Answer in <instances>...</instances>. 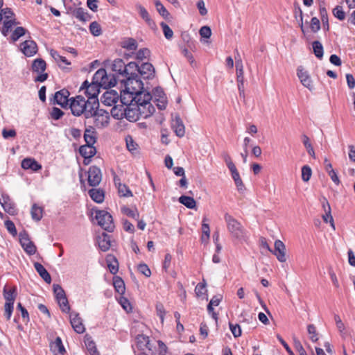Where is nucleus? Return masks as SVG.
I'll return each instance as SVG.
<instances>
[{"mask_svg":"<svg viewBox=\"0 0 355 355\" xmlns=\"http://www.w3.org/2000/svg\"><path fill=\"white\" fill-rule=\"evenodd\" d=\"M94 102H89L88 100L80 96H76L70 98L69 107L71 113L76 116L84 115L85 119H90L92 116L91 111L96 108Z\"/></svg>","mask_w":355,"mask_h":355,"instance_id":"obj_1","label":"nucleus"},{"mask_svg":"<svg viewBox=\"0 0 355 355\" xmlns=\"http://www.w3.org/2000/svg\"><path fill=\"white\" fill-rule=\"evenodd\" d=\"M130 98H131V103L135 102V106L141 111L142 118L146 119L154 113L155 109L150 103L152 96L148 92L144 90L130 96Z\"/></svg>","mask_w":355,"mask_h":355,"instance_id":"obj_2","label":"nucleus"},{"mask_svg":"<svg viewBox=\"0 0 355 355\" xmlns=\"http://www.w3.org/2000/svg\"><path fill=\"white\" fill-rule=\"evenodd\" d=\"M227 228L230 234L238 240H244L246 237V232L240 222L230 214L226 213L224 216Z\"/></svg>","mask_w":355,"mask_h":355,"instance_id":"obj_3","label":"nucleus"},{"mask_svg":"<svg viewBox=\"0 0 355 355\" xmlns=\"http://www.w3.org/2000/svg\"><path fill=\"white\" fill-rule=\"evenodd\" d=\"M121 81L124 83V92H126L130 96L145 90L144 83L139 79L137 74H132V76H127Z\"/></svg>","mask_w":355,"mask_h":355,"instance_id":"obj_4","label":"nucleus"},{"mask_svg":"<svg viewBox=\"0 0 355 355\" xmlns=\"http://www.w3.org/2000/svg\"><path fill=\"white\" fill-rule=\"evenodd\" d=\"M80 90H84V93L87 97V100L89 102L93 103L94 102L96 108V106H99V101L98 98V96L100 93V87L98 84L94 83H92L90 84L88 83L87 80H85L81 87Z\"/></svg>","mask_w":355,"mask_h":355,"instance_id":"obj_5","label":"nucleus"},{"mask_svg":"<svg viewBox=\"0 0 355 355\" xmlns=\"http://www.w3.org/2000/svg\"><path fill=\"white\" fill-rule=\"evenodd\" d=\"M92 116L90 118L94 119V125L98 128H102L107 126L110 121L109 113L103 110L99 109V106H96L91 111Z\"/></svg>","mask_w":355,"mask_h":355,"instance_id":"obj_6","label":"nucleus"},{"mask_svg":"<svg viewBox=\"0 0 355 355\" xmlns=\"http://www.w3.org/2000/svg\"><path fill=\"white\" fill-rule=\"evenodd\" d=\"M96 219L98 225L107 232H112L114 229L112 216L110 213L105 210H98L96 211Z\"/></svg>","mask_w":355,"mask_h":355,"instance_id":"obj_7","label":"nucleus"},{"mask_svg":"<svg viewBox=\"0 0 355 355\" xmlns=\"http://www.w3.org/2000/svg\"><path fill=\"white\" fill-rule=\"evenodd\" d=\"M19 242L24 251L29 255H33L36 252V246L29 238L26 232L19 233Z\"/></svg>","mask_w":355,"mask_h":355,"instance_id":"obj_8","label":"nucleus"},{"mask_svg":"<svg viewBox=\"0 0 355 355\" xmlns=\"http://www.w3.org/2000/svg\"><path fill=\"white\" fill-rule=\"evenodd\" d=\"M123 116L124 118L130 122H135L139 118H142L141 111L133 103H130L129 105H125Z\"/></svg>","mask_w":355,"mask_h":355,"instance_id":"obj_9","label":"nucleus"},{"mask_svg":"<svg viewBox=\"0 0 355 355\" xmlns=\"http://www.w3.org/2000/svg\"><path fill=\"white\" fill-rule=\"evenodd\" d=\"M102 180L100 168L95 166H90L88 171V184L91 187L98 186Z\"/></svg>","mask_w":355,"mask_h":355,"instance_id":"obj_10","label":"nucleus"},{"mask_svg":"<svg viewBox=\"0 0 355 355\" xmlns=\"http://www.w3.org/2000/svg\"><path fill=\"white\" fill-rule=\"evenodd\" d=\"M138 72L144 79H152L155 73L154 67L149 62H144L138 67Z\"/></svg>","mask_w":355,"mask_h":355,"instance_id":"obj_11","label":"nucleus"},{"mask_svg":"<svg viewBox=\"0 0 355 355\" xmlns=\"http://www.w3.org/2000/svg\"><path fill=\"white\" fill-rule=\"evenodd\" d=\"M276 256L277 259L280 262H285L286 257V246L284 243L280 240H276L275 242V249L271 252Z\"/></svg>","mask_w":355,"mask_h":355,"instance_id":"obj_12","label":"nucleus"},{"mask_svg":"<svg viewBox=\"0 0 355 355\" xmlns=\"http://www.w3.org/2000/svg\"><path fill=\"white\" fill-rule=\"evenodd\" d=\"M69 318L70 323L74 331L78 334H83L85 331V328L79 314L72 312L70 313Z\"/></svg>","mask_w":355,"mask_h":355,"instance_id":"obj_13","label":"nucleus"},{"mask_svg":"<svg viewBox=\"0 0 355 355\" xmlns=\"http://www.w3.org/2000/svg\"><path fill=\"white\" fill-rule=\"evenodd\" d=\"M69 96V91L64 89L55 92L54 95V103L60 105L62 107H66L68 103L70 102Z\"/></svg>","mask_w":355,"mask_h":355,"instance_id":"obj_14","label":"nucleus"},{"mask_svg":"<svg viewBox=\"0 0 355 355\" xmlns=\"http://www.w3.org/2000/svg\"><path fill=\"white\" fill-rule=\"evenodd\" d=\"M297 75L300 80L301 83L309 90L313 89L312 80L308 72L302 67H299L297 70Z\"/></svg>","mask_w":355,"mask_h":355,"instance_id":"obj_15","label":"nucleus"},{"mask_svg":"<svg viewBox=\"0 0 355 355\" xmlns=\"http://www.w3.org/2000/svg\"><path fill=\"white\" fill-rule=\"evenodd\" d=\"M21 49L26 56H33L37 53V46L33 40H26L21 44Z\"/></svg>","mask_w":355,"mask_h":355,"instance_id":"obj_16","label":"nucleus"},{"mask_svg":"<svg viewBox=\"0 0 355 355\" xmlns=\"http://www.w3.org/2000/svg\"><path fill=\"white\" fill-rule=\"evenodd\" d=\"M0 204L4 211L10 215L13 216L17 214V209L8 196H3L0 198Z\"/></svg>","mask_w":355,"mask_h":355,"instance_id":"obj_17","label":"nucleus"},{"mask_svg":"<svg viewBox=\"0 0 355 355\" xmlns=\"http://www.w3.org/2000/svg\"><path fill=\"white\" fill-rule=\"evenodd\" d=\"M171 126L178 137H182L184 135V125L179 116H175V117L172 120Z\"/></svg>","mask_w":355,"mask_h":355,"instance_id":"obj_18","label":"nucleus"},{"mask_svg":"<svg viewBox=\"0 0 355 355\" xmlns=\"http://www.w3.org/2000/svg\"><path fill=\"white\" fill-rule=\"evenodd\" d=\"M70 11L72 16L80 21L86 22L91 19V15L83 8H76L73 9H70Z\"/></svg>","mask_w":355,"mask_h":355,"instance_id":"obj_19","label":"nucleus"},{"mask_svg":"<svg viewBox=\"0 0 355 355\" xmlns=\"http://www.w3.org/2000/svg\"><path fill=\"white\" fill-rule=\"evenodd\" d=\"M119 100V95L116 92L111 90L105 92L102 96V102L108 106L115 104Z\"/></svg>","mask_w":355,"mask_h":355,"instance_id":"obj_20","label":"nucleus"},{"mask_svg":"<svg viewBox=\"0 0 355 355\" xmlns=\"http://www.w3.org/2000/svg\"><path fill=\"white\" fill-rule=\"evenodd\" d=\"M111 67L113 71L116 72L119 76H121L123 78H125L126 67L125 64L122 59H115L112 62Z\"/></svg>","mask_w":355,"mask_h":355,"instance_id":"obj_21","label":"nucleus"},{"mask_svg":"<svg viewBox=\"0 0 355 355\" xmlns=\"http://www.w3.org/2000/svg\"><path fill=\"white\" fill-rule=\"evenodd\" d=\"M135 7L139 12L140 17L146 21L148 26L150 28H153L155 25V22L151 19L147 10L140 3H137Z\"/></svg>","mask_w":355,"mask_h":355,"instance_id":"obj_22","label":"nucleus"},{"mask_svg":"<svg viewBox=\"0 0 355 355\" xmlns=\"http://www.w3.org/2000/svg\"><path fill=\"white\" fill-rule=\"evenodd\" d=\"M97 243L99 248L102 251L106 252L110 248L111 246L110 236L107 234L103 232L101 235L98 236Z\"/></svg>","mask_w":355,"mask_h":355,"instance_id":"obj_23","label":"nucleus"},{"mask_svg":"<svg viewBox=\"0 0 355 355\" xmlns=\"http://www.w3.org/2000/svg\"><path fill=\"white\" fill-rule=\"evenodd\" d=\"M136 345L137 347L141 350H144L145 349H148L150 351L152 350L148 336H144L143 334H139L137 336Z\"/></svg>","mask_w":355,"mask_h":355,"instance_id":"obj_24","label":"nucleus"},{"mask_svg":"<svg viewBox=\"0 0 355 355\" xmlns=\"http://www.w3.org/2000/svg\"><path fill=\"white\" fill-rule=\"evenodd\" d=\"M50 348L55 355H64L66 352L60 337H57L53 342L51 343Z\"/></svg>","mask_w":355,"mask_h":355,"instance_id":"obj_25","label":"nucleus"},{"mask_svg":"<svg viewBox=\"0 0 355 355\" xmlns=\"http://www.w3.org/2000/svg\"><path fill=\"white\" fill-rule=\"evenodd\" d=\"M21 167L26 170L31 169L33 171H37L41 169L42 166L34 159L25 158L21 162Z\"/></svg>","mask_w":355,"mask_h":355,"instance_id":"obj_26","label":"nucleus"},{"mask_svg":"<svg viewBox=\"0 0 355 355\" xmlns=\"http://www.w3.org/2000/svg\"><path fill=\"white\" fill-rule=\"evenodd\" d=\"M34 268L45 282L47 284H50L51 282L50 274L40 263H34Z\"/></svg>","mask_w":355,"mask_h":355,"instance_id":"obj_27","label":"nucleus"},{"mask_svg":"<svg viewBox=\"0 0 355 355\" xmlns=\"http://www.w3.org/2000/svg\"><path fill=\"white\" fill-rule=\"evenodd\" d=\"M79 153L85 159H90L95 155L96 150L93 146L83 145L80 147Z\"/></svg>","mask_w":355,"mask_h":355,"instance_id":"obj_28","label":"nucleus"},{"mask_svg":"<svg viewBox=\"0 0 355 355\" xmlns=\"http://www.w3.org/2000/svg\"><path fill=\"white\" fill-rule=\"evenodd\" d=\"M106 261L107 263V267L110 272L115 275L118 272L119 270V263L117 259L111 254H109L106 257Z\"/></svg>","mask_w":355,"mask_h":355,"instance_id":"obj_29","label":"nucleus"},{"mask_svg":"<svg viewBox=\"0 0 355 355\" xmlns=\"http://www.w3.org/2000/svg\"><path fill=\"white\" fill-rule=\"evenodd\" d=\"M3 297L6 300V303L14 304L17 297V288L13 286L10 289L7 290L5 286L3 288Z\"/></svg>","mask_w":355,"mask_h":355,"instance_id":"obj_30","label":"nucleus"},{"mask_svg":"<svg viewBox=\"0 0 355 355\" xmlns=\"http://www.w3.org/2000/svg\"><path fill=\"white\" fill-rule=\"evenodd\" d=\"M88 193L91 198L97 203H101L104 200V192L101 189H92Z\"/></svg>","mask_w":355,"mask_h":355,"instance_id":"obj_31","label":"nucleus"},{"mask_svg":"<svg viewBox=\"0 0 355 355\" xmlns=\"http://www.w3.org/2000/svg\"><path fill=\"white\" fill-rule=\"evenodd\" d=\"M51 55L60 67H64L65 65L71 64V62H69L64 56L60 55L56 51L51 50Z\"/></svg>","mask_w":355,"mask_h":355,"instance_id":"obj_32","label":"nucleus"},{"mask_svg":"<svg viewBox=\"0 0 355 355\" xmlns=\"http://www.w3.org/2000/svg\"><path fill=\"white\" fill-rule=\"evenodd\" d=\"M116 84V80L115 77H114L113 76H108L107 74V72L105 71V76L103 77V79L99 83V87H102L104 88L112 87L115 86Z\"/></svg>","mask_w":355,"mask_h":355,"instance_id":"obj_33","label":"nucleus"},{"mask_svg":"<svg viewBox=\"0 0 355 355\" xmlns=\"http://www.w3.org/2000/svg\"><path fill=\"white\" fill-rule=\"evenodd\" d=\"M46 62L41 58L35 59L32 64L33 71L37 73H42L46 69Z\"/></svg>","mask_w":355,"mask_h":355,"instance_id":"obj_34","label":"nucleus"},{"mask_svg":"<svg viewBox=\"0 0 355 355\" xmlns=\"http://www.w3.org/2000/svg\"><path fill=\"white\" fill-rule=\"evenodd\" d=\"M113 286L118 293L122 295L125 293V283L121 277L116 276L113 278Z\"/></svg>","mask_w":355,"mask_h":355,"instance_id":"obj_35","label":"nucleus"},{"mask_svg":"<svg viewBox=\"0 0 355 355\" xmlns=\"http://www.w3.org/2000/svg\"><path fill=\"white\" fill-rule=\"evenodd\" d=\"M179 202L189 209H194L196 207V202L192 197L182 196L179 198Z\"/></svg>","mask_w":355,"mask_h":355,"instance_id":"obj_36","label":"nucleus"},{"mask_svg":"<svg viewBox=\"0 0 355 355\" xmlns=\"http://www.w3.org/2000/svg\"><path fill=\"white\" fill-rule=\"evenodd\" d=\"M312 48L315 57L321 60L324 55L323 46L321 42L319 41H314L312 43Z\"/></svg>","mask_w":355,"mask_h":355,"instance_id":"obj_37","label":"nucleus"},{"mask_svg":"<svg viewBox=\"0 0 355 355\" xmlns=\"http://www.w3.org/2000/svg\"><path fill=\"white\" fill-rule=\"evenodd\" d=\"M125 106L121 105L120 107L114 106L111 110L112 116L116 119H122L124 118L123 114Z\"/></svg>","mask_w":355,"mask_h":355,"instance_id":"obj_38","label":"nucleus"},{"mask_svg":"<svg viewBox=\"0 0 355 355\" xmlns=\"http://www.w3.org/2000/svg\"><path fill=\"white\" fill-rule=\"evenodd\" d=\"M32 218L39 221L42 218V209L37 205H33L31 211Z\"/></svg>","mask_w":355,"mask_h":355,"instance_id":"obj_39","label":"nucleus"},{"mask_svg":"<svg viewBox=\"0 0 355 355\" xmlns=\"http://www.w3.org/2000/svg\"><path fill=\"white\" fill-rule=\"evenodd\" d=\"M94 132L90 129H86L84 134V139L86 142V145L93 146L96 142V137L94 135Z\"/></svg>","mask_w":355,"mask_h":355,"instance_id":"obj_40","label":"nucleus"},{"mask_svg":"<svg viewBox=\"0 0 355 355\" xmlns=\"http://www.w3.org/2000/svg\"><path fill=\"white\" fill-rule=\"evenodd\" d=\"M85 343L90 355H99L96 347V344L93 340L87 338L85 339Z\"/></svg>","mask_w":355,"mask_h":355,"instance_id":"obj_41","label":"nucleus"},{"mask_svg":"<svg viewBox=\"0 0 355 355\" xmlns=\"http://www.w3.org/2000/svg\"><path fill=\"white\" fill-rule=\"evenodd\" d=\"M236 80H244L243 65L241 58L236 60Z\"/></svg>","mask_w":355,"mask_h":355,"instance_id":"obj_42","label":"nucleus"},{"mask_svg":"<svg viewBox=\"0 0 355 355\" xmlns=\"http://www.w3.org/2000/svg\"><path fill=\"white\" fill-rule=\"evenodd\" d=\"M302 142L309 155L315 158V152L313 148L310 143L309 138L306 135H302Z\"/></svg>","mask_w":355,"mask_h":355,"instance_id":"obj_43","label":"nucleus"},{"mask_svg":"<svg viewBox=\"0 0 355 355\" xmlns=\"http://www.w3.org/2000/svg\"><path fill=\"white\" fill-rule=\"evenodd\" d=\"M320 14L321 17V20L322 21L323 28L325 31H329V24L328 21L327 12L325 8H320Z\"/></svg>","mask_w":355,"mask_h":355,"instance_id":"obj_44","label":"nucleus"},{"mask_svg":"<svg viewBox=\"0 0 355 355\" xmlns=\"http://www.w3.org/2000/svg\"><path fill=\"white\" fill-rule=\"evenodd\" d=\"M122 46L129 51H133L137 48V42L133 38H128L123 42Z\"/></svg>","mask_w":355,"mask_h":355,"instance_id":"obj_45","label":"nucleus"},{"mask_svg":"<svg viewBox=\"0 0 355 355\" xmlns=\"http://www.w3.org/2000/svg\"><path fill=\"white\" fill-rule=\"evenodd\" d=\"M118 192L121 196L130 197L132 196V193L130 189L125 185L121 183L118 184Z\"/></svg>","mask_w":355,"mask_h":355,"instance_id":"obj_46","label":"nucleus"},{"mask_svg":"<svg viewBox=\"0 0 355 355\" xmlns=\"http://www.w3.org/2000/svg\"><path fill=\"white\" fill-rule=\"evenodd\" d=\"M307 331L309 335V339L313 343L317 342L318 340V335L315 327L313 324H309Z\"/></svg>","mask_w":355,"mask_h":355,"instance_id":"obj_47","label":"nucleus"},{"mask_svg":"<svg viewBox=\"0 0 355 355\" xmlns=\"http://www.w3.org/2000/svg\"><path fill=\"white\" fill-rule=\"evenodd\" d=\"M207 219L206 218H203L202 224V241H204L205 240H208L209 239L210 235V230L209 226L207 223H205V221H207Z\"/></svg>","mask_w":355,"mask_h":355,"instance_id":"obj_48","label":"nucleus"},{"mask_svg":"<svg viewBox=\"0 0 355 355\" xmlns=\"http://www.w3.org/2000/svg\"><path fill=\"white\" fill-rule=\"evenodd\" d=\"M326 204L327 206V211L325 212V214L322 216V219L324 222L326 223H330L331 225L334 227V218L331 214V207L328 201H326Z\"/></svg>","mask_w":355,"mask_h":355,"instance_id":"obj_49","label":"nucleus"},{"mask_svg":"<svg viewBox=\"0 0 355 355\" xmlns=\"http://www.w3.org/2000/svg\"><path fill=\"white\" fill-rule=\"evenodd\" d=\"M312 175V171L310 166L305 165L302 168V179L304 182H308Z\"/></svg>","mask_w":355,"mask_h":355,"instance_id":"obj_50","label":"nucleus"},{"mask_svg":"<svg viewBox=\"0 0 355 355\" xmlns=\"http://www.w3.org/2000/svg\"><path fill=\"white\" fill-rule=\"evenodd\" d=\"M105 69H99L94 75L93 76V83L98 84L99 85V83L103 79V77L105 76Z\"/></svg>","mask_w":355,"mask_h":355,"instance_id":"obj_51","label":"nucleus"},{"mask_svg":"<svg viewBox=\"0 0 355 355\" xmlns=\"http://www.w3.org/2000/svg\"><path fill=\"white\" fill-rule=\"evenodd\" d=\"M89 31L94 36H99L102 31L100 24L96 21H93L89 25Z\"/></svg>","mask_w":355,"mask_h":355,"instance_id":"obj_52","label":"nucleus"},{"mask_svg":"<svg viewBox=\"0 0 355 355\" xmlns=\"http://www.w3.org/2000/svg\"><path fill=\"white\" fill-rule=\"evenodd\" d=\"M154 3L156 7V9L157 12L164 17H166L168 15V12L165 8V7L163 6V4L161 3L159 0H154Z\"/></svg>","mask_w":355,"mask_h":355,"instance_id":"obj_53","label":"nucleus"},{"mask_svg":"<svg viewBox=\"0 0 355 355\" xmlns=\"http://www.w3.org/2000/svg\"><path fill=\"white\" fill-rule=\"evenodd\" d=\"M122 210V212L125 214L126 216H129V217H131V218H135V219H138L139 218V212L137 211V210L136 209H132L129 207H123L121 209Z\"/></svg>","mask_w":355,"mask_h":355,"instance_id":"obj_54","label":"nucleus"},{"mask_svg":"<svg viewBox=\"0 0 355 355\" xmlns=\"http://www.w3.org/2000/svg\"><path fill=\"white\" fill-rule=\"evenodd\" d=\"M138 65L136 62H130L128 64H125L126 67V72H125V77L132 76V74H136L133 72V71H138Z\"/></svg>","mask_w":355,"mask_h":355,"instance_id":"obj_55","label":"nucleus"},{"mask_svg":"<svg viewBox=\"0 0 355 355\" xmlns=\"http://www.w3.org/2000/svg\"><path fill=\"white\" fill-rule=\"evenodd\" d=\"M15 22L14 20H6L3 22V26L2 28V33L6 36L15 25Z\"/></svg>","mask_w":355,"mask_h":355,"instance_id":"obj_56","label":"nucleus"},{"mask_svg":"<svg viewBox=\"0 0 355 355\" xmlns=\"http://www.w3.org/2000/svg\"><path fill=\"white\" fill-rule=\"evenodd\" d=\"M334 15L339 20H344L345 19V12L343 11V8L340 6H336L333 10Z\"/></svg>","mask_w":355,"mask_h":355,"instance_id":"obj_57","label":"nucleus"},{"mask_svg":"<svg viewBox=\"0 0 355 355\" xmlns=\"http://www.w3.org/2000/svg\"><path fill=\"white\" fill-rule=\"evenodd\" d=\"M53 288L57 300L66 296L64 291L59 284H53Z\"/></svg>","mask_w":355,"mask_h":355,"instance_id":"obj_58","label":"nucleus"},{"mask_svg":"<svg viewBox=\"0 0 355 355\" xmlns=\"http://www.w3.org/2000/svg\"><path fill=\"white\" fill-rule=\"evenodd\" d=\"M310 28L313 33H317L320 29V20L317 17H314L311 18Z\"/></svg>","mask_w":355,"mask_h":355,"instance_id":"obj_59","label":"nucleus"},{"mask_svg":"<svg viewBox=\"0 0 355 355\" xmlns=\"http://www.w3.org/2000/svg\"><path fill=\"white\" fill-rule=\"evenodd\" d=\"M161 26L162 28L163 33H164L165 37L168 40H171L173 35V32L171 30V28L169 27L168 25H167L166 24H165L164 22H162L161 24Z\"/></svg>","mask_w":355,"mask_h":355,"instance_id":"obj_60","label":"nucleus"},{"mask_svg":"<svg viewBox=\"0 0 355 355\" xmlns=\"http://www.w3.org/2000/svg\"><path fill=\"white\" fill-rule=\"evenodd\" d=\"M58 302L62 309L64 312H69L70 310V306L69 305V302L67 300V297H62V298H60L58 300Z\"/></svg>","mask_w":355,"mask_h":355,"instance_id":"obj_61","label":"nucleus"},{"mask_svg":"<svg viewBox=\"0 0 355 355\" xmlns=\"http://www.w3.org/2000/svg\"><path fill=\"white\" fill-rule=\"evenodd\" d=\"M156 312L157 315L159 317L162 323H163L166 311L164 305L162 303L158 302L156 304Z\"/></svg>","mask_w":355,"mask_h":355,"instance_id":"obj_62","label":"nucleus"},{"mask_svg":"<svg viewBox=\"0 0 355 355\" xmlns=\"http://www.w3.org/2000/svg\"><path fill=\"white\" fill-rule=\"evenodd\" d=\"M64 115V112L58 107H53L51 111V116L54 120L60 119Z\"/></svg>","mask_w":355,"mask_h":355,"instance_id":"obj_63","label":"nucleus"},{"mask_svg":"<svg viewBox=\"0 0 355 355\" xmlns=\"http://www.w3.org/2000/svg\"><path fill=\"white\" fill-rule=\"evenodd\" d=\"M26 30L23 27H17L14 31L12 35V39L13 41H17L21 36L25 34Z\"/></svg>","mask_w":355,"mask_h":355,"instance_id":"obj_64","label":"nucleus"}]
</instances>
